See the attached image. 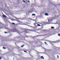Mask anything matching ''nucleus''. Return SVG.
<instances>
[{
    "instance_id": "1",
    "label": "nucleus",
    "mask_w": 60,
    "mask_h": 60,
    "mask_svg": "<svg viewBox=\"0 0 60 60\" xmlns=\"http://www.w3.org/2000/svg\"><path fill=\"white\" fill-rule=\"evenodd\" d=\"M3 17L4 18H6L7 16L6 15H3Z\"/></svg>"
},
{
    "instance_id": "2",
    "label": "nucleus",
    "mask_w": 60,
    "mask_h": 60,
    "mask_svg": "<svg viewBox=\"0 0 60 60\" xmlns=\"http://www.w3.org/2000/svg\"><path fill=\"white\" fill-rule=\"evenodd\" d=\"M41 59H44V57H43V56H41Z\"/></svg>"
},
{
    "instance_id": "3",
    "label": "nucleus",
    "mask_w": 60,
    "mask_h": 60,
    "mask_svg": "<svg viewBox=\"0 0 60 60\" xmlns=\"http://www.w3.org/2000/svg\"><path fill=\"white\" fill-rule=\"evenodd\" d=\"M37 26H41V25L40 24H38L37 25Z\"/></svg>"
},
{
    "instance_id": "4",
    "label": "nucleus",
    "mask_w": 60,
    "mask_h": 60,
    "mask_svg": "<svg viewBox=\"0 0 60 60\" xmlns=\"http://www.w3.org/2000/svg\"><path fill=\"white\" fill-rule=\"evenodd\" d=\"M45 15L46 16H48L49 15V14L47 13H45Z\"/></svg>"
},
{
    "instance_id": "5",
    "label": "nucleus",
    "mask_w": 60,
    "mask_h": 60,
    "mask_svg": "<svg viewBox=\"0 0 60 60\" xmlns=\"http://www.w3.org/2000/svg\"><path fill=\"white\" fill-rule=\"evenodd\" d=\"M24 46H25V45H22L21 46V48H23V47H24Z\"/></svg>"
},
{
    "instance_id": "6",
    "label": "nucleus",
    "mask_w": 60,
    "mask_h": 60,
    "mask_svg": "<svg viewBox=\"0 0 60 60\" xmlns=\"http://www.w3.org/2000/svg\"><path fill=\"white\" fill-rule=\"evenodd\" d=\"M32 16H35V14H33L32 15Z\"/></svg>"
},
{
    "instance_id": "7",
    "label": "nucleus",
    "mask_w": 60,
    "mask_h": 60,
    "mask_svg": "<svg viewBox=\"0 0 60 60\" xmlns=\"http://www.w3.org/2000/svg\"><path fill=\"white\" fill-rule=\"evenodd\" d=\"M36 24H37V23H34V26H36Z\"/></svg>"
},
{
    "instance_id": "8",
    "label": "nucleus",
    "mask_w": 60,
    "mask_h": 60,
    "mask_svg": "<svg viewBox=\"0 0 60 60\" xmlns=\"http://www.w3.org/2000/svg\"><path fill=\"white\" fill-rule=\"evenodd\" d=\"M54 27H51V29H54Z\"/></svg>"
},
{
    "instance_id": "9",
    "label": "nucleus",
    "mask_w": 60,
    "mask_h": 60,
    "mask_svg": "<svg viewBox=\"0 0 60 60\" xmlns=\"http://www.w3.org/2000/svg\"><path fill=\"white\" fill-rule=\"evenodd\" d=\"M23 32H24V33H26V34L27 33V31H24Z\"/></svg>"
},
{
    "instance_id": "10",
    "label": "nucleus",
    "mask_w": 60,
    "mask_h": 60,
    "mask_svg": "<svg viewBox=\"0 0 60 60\" xmlns=\"http://www.w3.org/2000/svg\"><path fill=\"white\" fill-rule=\"evenodd\" d=\"M12 25H15V23H12L11 24Z\"/></svg>"
},
{
    "instance_id": "11",
    "label": "nucleus",
    "mask_w": 60,
    "mask_h": 60,
    "mask_svg": "<svg viewBox=\"0 0 60 60\" xmlns=\"http://www.w3.org/2000/svg\"><path fill=\"white\" fill-rule=\"evenodd\" d=\"M49 42H52L51 43H50V44H51V43H53V41H49Z\"/></svg>"
},
{
    "instance_id": "12",
    "label": "nucleus",
    "mask_w": 60,
    "mask_h": 60,
    "mask_svg": "<svg viewBox=\"0 0 60 60\" xmlns=\"http://www.w3.org/2000/svg\"><path fill=\"white\" fill-rule=\"evenodd\" d=\"M3 49H6V48L4 47H3Z\"/></svg>"
},
{
    "instance_id": "13",
    "label": "nucleus",
    "mask_w": 60,
    "mask_h": 60,
    "mask_svg": "<svg viewBox=\"0 0 60 60\" xmlns=\"http://www.w3.org/2000/svg\"><path fill=\"white\" fill-rule=\"evenodd\" d=\"M24 51V52H25V53H27V52H26V51Z\"/></svg>"
},
{
    "instance_id": "14",
    "label": "nucleus",
    "mask_w": 60,
    "mask_h": 60,
    "mask_svg": "<svg viewBox=\"0 0 60 60\" xmlns=\"http://www.w3.org/2000/svg\"><path fill=\"white\" fill-rule=\"evenodd\" d=\"M27 30H28V31H31L32 30H28V29H26Z\"/></svg>"
},
{
    "instance_id": "15",
    "label": "nucleus",
    "mask_w": 60,
    "mask_h": 60,
    "mask_svg": "<svg viewBox=\"0 0 60 60\" xmlns=\"http://www.w3.org/2000/svg\"><path fill=\"white\" fill-rule=\"evenodd\" d=\"M22 1L23 2H24V3H25L26 2L25 1H24V0H22Z\"/></svg>"
},
{
    "instance_id": "16",
    "label": "nucleus",
    "mask_w": 60,
    "mask_h": 60,
    "mask_svg": "<svg viewBox=\"0 0 60 60\" xmlns=\"http://www.w3.org/2000/svg\"><path fill=\"white\" fill-rule=\"evenodd\" d=\"M2 57L0 56V60L2 59Z\"/></svg>"
},
{
    "instance_id": "17",
    "label": "nucleus",
    "mask_w": 60,
    "mask_h": 60,
    "mask_svg": "<svg viewBox=\"0 0 60 60\" xmlns=\"http://www.w3.org/2000/svg\"><path fill=\"white\" fill-rule=\"evenodd\" d=\"M41 30V29H38L37 30Z\"/></svg>"
},
{
    "instance_id": "18",
    "label": "nucleus",
    "mask_w": 60,
    "mask_h": 60,
    "mask_svg": "<svg viewBox=\"0 0 60 60\" xmlns=\"http://www.w3.org/2000/svg\"><path fill=\"white\" fill-rule=\"evenodd\" d=\"M4 33H5V34H7V33H8V32H4Z\"/></svg>"
},
{
    "instance_id": "19",
    "label": "nucleus",
    "mask_w": 60,
    "mask_h": 60,
    "mask_svg": "<svg viewBox=\"0 0 60 60\" xmlns=\"http://www.w3.org/2000/svg\"><path fill=\"white\" fill-rule=\"evenodd\" d=\"M57 58H59V56H58L57 55Z\"/></svg>"
},
{
    "instance_id": "20",
    "label": "nucleus",
    "mask_w": 60,
    "mask_h": 60,
    "mask_svg": "<svg viewBox=\"0 0 60 60\" xmlns=\"http://www.w3.org/2000/svg\"><path fill=\"white\" fill-rule=\"evenodd\" d=\"M45 43L46 44V45H47V44L46 43V42H45Z\"/></svg>"
},
{
    "instance_id": "21",
    "label": "nucleus",
    "mask_w": 60,
    "mask_h": 60,
    "mask_svg": "<svg viewBox=\"0 0 60 60\" xmlns=\"http://www.w3.org/2000/svg\"><path fill=\"white\" fill-rule=\"evenodd\" d=\"M58 36H60V34H58Z\"/></svg>"
},
{
    "instance_id": "22",
    "label": "nucleus",
    "mask_w": 60,
    "mask_h": 60,
    "mask_svg": "<svg viewBox=\"0 0 60 60\" xmlns=\"http://www.w3.org/2000/svg\"><path fill=\"white\" fill-rule=\"evenodd\" d=\"M28 2L29 3H30V2L28 0Z\"/></svg>"
},
{
    "instance_id": "23",
    "label": "nucleus",
    "mask_w": 60,
    "mask_h": 60,
    "mask_svg": "<svg viewBox=\"0 0 60 60\" xmlns=\"http://www.w3.org/2000/svg\"><path fill=\"white\" fill-rule=\"evenodd\" d=\"M18 34H19L20 33H18Z\"/></svg>"
},
{
    "instance_id": "24",
    "label": "nucleus",
    "mask_w": 60,
    "mask_h": 60,
    "mask_svg": "<svg viewBox=\"0 0 60 60\" xmlns=\"http://www.w3.org/2000/svg\"><path fill=\"white\" fill-rule=\"evenodd\" d=\"M39 52H38V53H39Z\"/></svg>"
}]
</instances>
